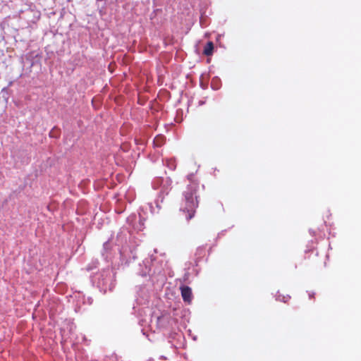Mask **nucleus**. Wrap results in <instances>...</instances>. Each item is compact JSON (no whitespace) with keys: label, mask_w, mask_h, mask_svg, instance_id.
<instances>
[{"label":"nucleus","mask_w":361,"mask_h":361,"mask_svg":"<svg viewBox=\"0 0 361 361\" xmlns=\"http://www.w3.org/2000/svg\"><path fill=\"white\" fill-rule=\"evenodd\" d=\"M180 291H181V296L183 298V300L190 303L192 298V290L189 286H183L180 287Z\"/></svg>","instance_id":"nucleus-2"},{"label":"nucleus","mask_w":361,"mask_h":361,"mask_svg":"<svg viewBox=\"0 0 361 361\" xmlns=\"http://www.w3.org/2000/svg\"><path fill=\"white\" fill-rule=\"evenodd\" d=\"M290 299V296L288 295H285L280 293H278V294L276 295V300L283 302H288Z\"/></svg>","instance_id":"nucleus-4"},{"label":"nucleus","mask_w":361,"mask_h":361,"mask_svg":"<svg viewBox=\"0 0 361 361\" xmlns=\"http://www.w3.org/2000/svg\"><path fill=\"white\" fill-rule=\"evenodd\" d=\"M154 143L157 147H161L164 143V137L161 135L157 136L154 138Z\"/></svg>","instance_id":"nucleus-5"},{"label":"nucleus","mask_w":361,"mask_h":361,"mask_svg":"<svg viewBox=\"0 0 361 361\" xmlns=\"http://www.w3.org/2000/svg\"><path fill=\"white\" fill-rule=\"evenodd\" d=\"M198 184L192 182L187 186L186 190L184 192V199L180 212H182L187 221L192 219L196 213L199 202L196 192L197 191Z\"/></svg>","instance_id":"nucleus-1"},{"label":"nucleus","mask_w":361,"mask_h":361,"mask_svg":"<svg viewBox=\"0 0 361 361\" xmlns=\"http://www.w3.org/2000/svg\"><path fill=\"white\" fill-rule=\"evenodd\" d=\"M214 49V44L212 42H208L204 48L203 53L206 56H210L212 54Z\"/></svg>","instance_id":"nucleus-3"}]
</instances>
